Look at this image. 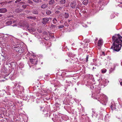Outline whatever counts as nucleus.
I'll return each mask as SVG.
<instances>
[{
    "label": "nucleus",
    "instance_id": "nucleus-1",
    "mask_svg": "<svg viewBox=\"0 0 122 122\" xmlns=\"http://www.w3.org/2000/svg\"><path fill=\"white\" fill-rule=\"evenodd\" d=\"M112 45L111 49L115 51H119L122 46V37L119 34L115 35L112 36Z\"/></svg>",
    "mask_w": 122,
    "mask_h": 122
},
{
    "label": "nucleus",
    "instance_id": "nucleus-2",
    "mask_svg": "<svg viewBox=\"0 0 122 122\" xmlns=\"http://www.w3.org/2000/svg\"><path fill=\"white\" fill-rule=\"evenodd\" d=\"M17 83H15L14 85V86L13 87V90L14 92L16 94H18L19 93V91H21L24 89V88L22 86H20L19 85L17 87Z\"/></svg>",
    "mask_w": 122,
    "mask_h": 122
},
{
    "label": "nucleus",
    "instance_id": "nucleus-3",
    "mask_svg": "<svg viewBox=\"0 0 122 122\" xmlns=\"http://www.w3.org/2000/svg\"><path fill=\"white\" fill-rule=\"evenodd\" d=\"M20 45H14L12 46V49L14 53L18 52L19 51L20 49Z\"/></svg>",
    "mask_w": 122,
    "mask_h": 122
},
{
    "label": "nucleus",
    "instance_id": "nucleus-4",
    "mask_svg": "<svg viewBox=\"0 0 122 122\" xmlns=\"http://www.w3.org/2000/svg\"><path fill=\"white\" fill-rule=\"evenodd\" d=\"M49 20V18L45 17L43 18L41 21L43 24L46 25L48 23Z\"/></svg>",
    "mask_w": 122,
    "mask_h": 122
},
{
    "label": "nucleus",
    "instance_id": "nucleus-5",
    "mask_svg": "<svg viewBox=\"0 0 122 122\" xmlns=\"http://www.w3.org/2000/svg\"><path fill=\"white\" fill-rule=\"evenodd\" d=\"M30 61L31 64L35 65L37 63V60L36 59H30Z\"/></svg>",
    "mask_w": 122,
    "mask_h": 122
},
{
    "label": "nucleus",
    "instance_id": "nucleus-6",
    "mask_svg": "<svg viewBox=\"0 0 122 122\" xmlns=\"http://www.w3.org/2000/svg\"><path fill=\"white\" fill-rule=\"evenodd\" d=\"M76 4V1H73L70 3V6L71 8L74 9L75 8Z\"/></svg>",
    "mask_w": 122,
    "mask_h": 122
},
{
    "label": "nucleus",
    "instance_id": "nucleus-7",
    "mask_svg": "<svg viewBox=\"0 0 122 122\" xmlns=\"http://www.w3.org/2000/svg\"><path fill=\"white\" fill-rule=\"evenodd\" d=\"M14 72L12 71L10 74V78L11 79H13L15 78V75H14Z\"/></svg>",
    "mask_w": 122,
    "mask_h": 122
},
{
    "label": "nucleus",
    "instance_id": "nucleus-8",
    "mask_svg": "<svg viewBox=\"0 0 122 122\" xmlns=\"http://www.w3.org/2000/svg\"><path fill=\"white\" fill-rule=\"evenodd\" d=\"M48 7V4L46 3L43 4L41 6V8L42 9L46 8Z\"/></svg>",
    "mask_w": 122,
    "mask_h": 122
},
{
    "label": "nucleus",
    "instance_id": "nucleus-9",
    "mask_svg": "<svg viewBox=\"0 0 122 122\" xmlns=\"http://www.w3.org/2000/svg\"><path fill=\"white\" fill-rule=\"evenodd\" d=\"M7 11V10L5 8H3L0 9V13H4L6 12Z\"/></svg>",
    "mask_w": 122,
    "mask_h": 122
},
{
    "label": "nucleus",
    "instance_id": "nucleus-10",
    "mask_svg": "<svg viewBox=\"0 0 122 122\" xmlns=\"http://www.w3.org/2000/svg\"><path fill=\"white\" fill-rule=\"evenodd\" d=\"M27 29L30 32L34 31L35 30L33 28L31 27L29 28V27H27Z\"/></svg>",
    "mask_w": 122,
    "mask_h": 122
},
{
    "label": "nucleus",
    "instance_id": "nucleus-11",
    "mask_svg": "<svg viewBox=\"0 0 122 122\" xmlns=\"http://www.w3.org/2000/svg\"><path fill=\"white\" fill-rule=\"evenodd\" d=\"M103 43L102 40H99L98 43V46H100L102 45Z\"/></svg>",
    "mask_w": 122,
    "mask_h": 122
},
{
    "label": "nucleus",
    "instance_id": "nucleus-12",
    "mask_svg": "<svg viewBox=\"0 0 122 122\" xmlns=\"http://www.w3.org/2000/svg\"><path fill=\"white\" fill-rule=\"evenodd\" d=\"M54 0H50L49 1V4L50 5H53L54 4Z\"/></svg>",
    "mask_w": 122,
    "mask_h": 122
},
{
    "label": "nucleus",
    "instance_id": "nucleus-13",
    "mask_svg": "<svg viewBox=\"0 0 122 122\" xmlns=\"http://www.w3.org/2000/svg\"><path fill=\"white\" fill-rule=\"evenodd\" d=\"M84 42H85V44H84V47H87V46H89L88 45V44H87V43H89V41H86V40H84Z\"/></svg>",
    "mask_w": 122,
    "mask_h": 122
},
{
    "label": "nucleus",
    "instance_id": "nucleus-14",
    "mask_svg": "<svg viewBox=\"0 0 122 122\" xmlns=\"http://www.w3.org/2000/svg\"><path fill=\"white\" fill-rule=\"evenodd\" d=\"M66 0H61L59 1L60 4H64L66 3Z\"/></svg>",
    "mask_w": 122,
    "mask_h": 122
},
{
    "label": "nucleus",
    "instance_id": "nucleus-15",
    "mask_svg": "<svg viewBox=\"0 0 122 122\" xmlns=\"http://www.w3.org/2000/svg\"><path fill=\"white\" fill-rule=\"evenodd\" d=\"M58 21L56 18H54L52 20V22L53 23L56 24L57 23Z\"/></svg>",
    "mask_w": 122,
    "mask_h": 122
},
{
    "label": "nucleus",
    "instance_id": "nucleus-16",
    "mask_svg": "<svg viewBox=\"0 0 122 122\" xmlns=\"http://www.w3.org/2000/svg\"><path fill=\"white\" fill-rule=\"evenodd\" d=\"M28 19H31L33 20H35L36 19V18L35 17H32L31 16H28L27 17Z\"/></svg>",
    "mask_w": 122,
    "mask_h": 122
},
{
    "label": "nucleus",
    "instance_id": "nucleus-17",
    "mask_svg": "<svg viewBox=\"0 0 122 122\" xmlns=\"http://www.w3.org/2000/svg\"><path fill=\"white\" fill-rule=\"evenodd\" d=\"M6 23L7 25H10L12 23V22L10 20H9L7 21Z\"/></svg>",
    "mask_w": 122,
    "mask_h": 122
},
{
    "label": "nucleus",
    "instance_id": "nucleus-18",
    "mask_svg": "<svg viewBox=\"0 0 122 122\" xmlns=\"http://www.w3.org/2000/svg\"><path fill=\"white\" fill-rule=\"evenodd\" d=\"M56 7V9L57 10H61L63 8L62 6H57Z\"/></svg>",
    "mask_w": 122,
    "mask_h": 122
},
{
    "label": "nucleus",
    "instance_id": "nucleus-19",
    "mask_svg": "<svg viewBox=\"0 0 122 122\" xmlns=\"http://www.w3.org/2000/svg\"><path fill=\"white\" fill-rule=\"evenodd\" d=\"M64 16L65 18H67L69 17V15L68 13H65L64 14Z\"/></svg>",
    "mask_w": 122,
    "mask_h": 122
},
{
    "label": "nucleus",
    "instance_id": "nucleus-20",
    "mask_svg": "<svg viewBox=\"0 0 122 122\" xmlns=\"http://www.w3.org/2000/svg\"><path fill=\"white\" fill-rule=\"evenodd\" d=\"M32 12L33 14H37L38 13V11L36 10H33Z\"/></svg>",
    "mask_w": 122,
    "mask_h": 122
},
{
    "label": "nucleus",
    "instance_id": "nucleus-21",
    "mask_svg": "<svg viewBox=\"0 0 122 122\" xmlns=\"http://www.w3.org/2000/svg\"><path fill=\"white\" fill-rule=\"evenodd\" d=\"M46 13L48 15H49L51 13V12L50 10H47L46 12Z\"/></svg>",
    "mask_w": 122,
    "mask_h": 122
},
{
    "label": "nucleus",
    "instance_id": "nucleus-22",
    "mask_svg": "<svg viewBox=\"0 0 122 122\" xmlns=\"http://www.w3.org/2000/svg\"><path fill=\"white\" fill-rule=\"evenodd\" d=\"M22 11L20 9H18L16 10V12L17 13H19Z\"/></svg>",
    "mask_w": 122,
    "mask_h": 122
},
{
    "label": "nucleus",
    "instance_id": "nucleus-23",
    "mask_svg": "<svg viewBox=\"0 0 122 122\" xmlns=\"http://www.w3.org/2000/svg\"><path fill=\"white\" fill-rule=\"evenodd\" d=\"M33 0L35 2L38 3L39 2H41V1H40L39 0Z\"/></svg>",
    "mask_w": 122,
    "mask_h": 122
},
{
    "label": "nucleus",
    "instance_id": "nucleus-24",
    "mask_svg": "<svg viewBox=\"0 0 122 122\" xmlns=\"http://www.w3.org/2000/svg\"><path fill=\"white\" fill-rule=\"evenodd\" d=\"M88 2V0H84V5H86Z\"/></svg>",
    "mask_w": 122,
    "mask_h": 122
},
{
    "label": "nucleus",
    "instance_id": "nucleus-25",
    "mask_svg": "<svg viewBox=\"0 0 122 122\" xmlns=\"http://www.w3.org/2000/svg\"><path fill=\"white\" fill-rule=\"evenodd\" d=\"M106 71L107 70L106 69H104L102 70V73H104L106 72Z\"/></svg>",
    "mask_w": 122,
    "mask_h": 122
},
{
    "label": "nucleus",
    "instance_id": "nucleus-26",
    "mask_svg": "<svg viewBox=\"0 0 122 122\" xmlns=\"http://www.w3.org/2000/svg\"><path fill=\"white\" fill-rule=\"evenodd\" d=\"M88 56L89 55H86V62H87L88 61Z\"/></svg>",
    "mask_w": 122,
    "mask_h": 122
},
{
    "label": "nucleus",
    "instance_id": "nucleus-27",
    "mask_svg": "<svg viewBox=\"0 0 122 122\" xmlns=\"http://www.w3.org/2000/svg\"><path fill=\"white\" fill-rule=\"evenodd\" d=\"M64 26L63 25H61L58 26V28H62L64 27Z\"/></svg>",
    "mask_w": 122,
    "mask_h": 122
},
{
    "label": "nucleus",
    "instance_id": "nucleus-28",
    "mask_svg": "<svg viewBox=\"0 0 122 122\" xmlns=\"http://www.w3.org/2000/svg\"><path fill=\"white\" fill-rule=\"evenodd\" d=\"M68 56H74V55H73H73H72V54L71 53H69V54H68Z\"/></svg>",
    "mask_w": 122,
    "mask_h": 122
},
{
    "label": "nucleus",
    "instance_id": "nucleus-29",
    "mask_svg": "<svg viewBox=\"0 0 122 122\" xmlns=\"http://www.w3.org/2000/svg\"><path fill=\"white\" fill-rule=\"evenodd\" d=\"M71 81H68V83H67V85L68 86H70V85L71 84Z\"/></svg>",
    "mask_w": 122,
    "mask_h": 122
},
{
    "label": "nucleus",
    "instance_id": "nucleus-30",
    "mask_svg": "<svg viewBox=\"0 0 122 122\" xmlns=\"http://www.w3.org/2000/svg\"><path fill=\"white\" fill-rule=\"evenodd\" d=\"M120 84L122 86V80L119 81Z\"/></svg>",
    "mask_w": 122,
    "mask_h": 122
},
{
    "label": "nucleus",
    "instance_id": "nucleus-31",
    "mask_svg": "<svg viewBox=\"0 0 122 122\" xmlns=\"http://www.w3.org/2000/svg\"><path fill=\"white\" fill-rule=\"evenodd\" d=\"M21 0H17L16 1H15V3H17L18 2H20Z\"/></svg>",
    "mask_w": 122,
    "mask_h": 122
},
{
    "label": "nucleus",
    "instance_id": "nucleus-32",
    "mask_svg": "<svg viewBox=\"0 0 122 122\" xmlns=\"http://www.w3.org/2000/svg\"><path fill=\"white\" fill-rule=\"evenodd\" d=\"M26 6L25 5H22L23 7L24 8H25L26 7Z\"/></svg>",
    "mask_w": 122,
    "mask_h": 122
},
{
    "label": "nucleus",
    "instance_id": "nucleus-33",
    "mask_svg": "<svg viewBox=\"0 0 122 122\" xmlns=\"http://www.w3.org/2000/svg\"><path fill=\"white\" fill-rule=\"evenodd\" d=\"M22 67H20V65H19V67H24V66L23 65H22Z\"/></svg>",
    "mask_w": 122,
    "mask_h": 122
},
{
    "label": "nucleus",
    "instance_id": "nucleus-34",
    "mask_svg": "<svg viewBox=\"0 0 122 122\" xmlns=\"http://www.w3.org/2000/svg\"><path fill=\"white\" fill-rule=\"evenodd\" d=\"M59 12V11H56L55 13H56L57 14V13H58Z\"/></svg>",
    "mask_w": 122,
    "mask_h": 122
},
{
    "label": "nucleus",
    "instance_id": "nucleus-35",
    "mask_svg": "<svg viewBox=\"0 0 122 122\" xmlns=\"http://www.w3.org/2000/svg\"><path fill=\"white\" fill-rule=\"evenodd\" d=\"M51 26L52 27H55V26L53 24H52L51 25Z\"/></svg>",
    "mask_w": 122,
    "mask_h": 122
},
{
    "label": "nucleus",
    "instance_id": "nucleus-36",
    "mask_svg": "<svg viewBox=\"0 0 122 122\" xmlns=\"http://www.w3.org/2000/svg\"><path fill=\"white\" fill-rule=\"evenodd\" d=\"M29 3H33V2L32 1H29Z\"/></svg>",
    "mask_w": 122,
    "mask_h": 122
},
{
    "label": "nucleus",
    "instance_id": "nucleus-37",
    "mask_svg": "<svg viewBox=\"0 0 122 122\" xmlns=\"http://www.w3.org/2000/svg\"><path fill=\"white\" fill-rule=\"evenodd\" d=\"M12 102H11V103H10V106H12Z\"/></svg>",
    "mask_w": 122,
    "mask_h": 122
},
{
    "label": "nucleus",
    "instance_id": "nucleus-38",
    "mask_svg": "<svg viewBox=\"0 0 122 122\" xmlns=\"http://www.w3.org/2000/svg\"><path fill=\"white\" fill-rule=\"evenodd\" d=\"M102 53H103V54L104 55V56H105V53H104V52H102Z\"/></svg>",
    "mask_w": 122,
    "mask_h": 122
},
{
    "label": "nucleus",
    "instance_id": "nucleus-39",
    "mask_svg": "<svg viewBox=\"0 0 122 122\" xmlns=\"http://www.w3.org/2000/svg\"><path fill=\"white\" fill-rule=\"evenodd\" d=\"M79 84V82H78V83H77V86H78Z\"/></svg>",
    "mask_w": 122,
    "mask_h": 122
},
{
    "label": "nucleus",
    "instance_id": "nucleus-40",
    "mask_svg": "<svg viewBox=\"0 0 122 122\" xmlns=\"http://www.w3.org/2000/svg\"><path fill=\"white\" fill-rule=\"evenodd\" d=\"M68 81H68L67 80H66V82L67 83H68Z\"/></svg>",
    "mask_w": 122,
    "mask_h": 122
},
{
    "label": "nucleus",
    "instance_id": "nucleus-41",
    "mask_svg": "<svg viewBox=\"0 0 122 122\" xmlns=\"http://www.w3.org/2000/svg\"><path fill=\"white\" fill-rule=\"evenodd\" d=\"M2 14H0V17H2Z\"/></svg>",
    "mask_w": 122,
    "mask_h": 122
},
{
    "label": "nucleus",
    "instance_id": "nucleus-42",
    "mask_svg": "<svg viewBox=\"0 0 122 122\" xmlns=\"http://www.w3.org/2000/svg\"><path fill=\"white\" fill-rule=\"evenodd\" d=\"M75 90L76 91H77L76 88H75Z\"/></svg>",
    "mask_w": 122,
    "mask_h": 122
},
{
    "label": "nucleus",
    "instance_id": "nucleus-43",
    "mask_svg": "<svg viewBox=\"0 0 122 122\" xmlns=\"http://www.w3.org/2000/svg\"><path fill=\"white\" fill-rule=\"evenodd\" d=\"M68 61V60H67V59H66V62H67Z\"/></svg>",
    "mask_w": 122,
    "mask_h": 122
},
{
    "label": "nucleus",
    "instance_id": "nucleus-44",
    "mask_svg": "<svg viewBox=\"0 0 122 122\" xmlns=\"http://www.w3.org/2000/svg\"><path fill=\"white\" fill-rule=\"evenodd\" d=\"M12 54H15V56L16 55V53H13V54L12 53Z\"/></svg>",
    "mask_w": 122,
    "mask_h": 122
},
{
    "label": "nucleus",
    "instance_id": "nucleus-45",
    "mask_svg": "<svg viewBox=\"0 0 122 122\" xmlns=\"http://www.w3.org/2000/svg\"><path fill=\"white\" fill-rule=\"evenodd\" d=\"M84 14H85V13H86V11H85V10H84Z\"/></svg>",
    "mask_w": 122,
    "mask_h": 122
},
{
    "label": "nucleus",
    "instance_id": "nucleus-46",
    "mask_svg": "<svg viewBox=\"0 0 122 122\" xmlns=\"http://www.w3.org/2000/svg\"><path fill=\"white\" fill-rule=\"evenodd\" d=\"M108 58H109V60L111 59V58H110V57H109V56L108 57Z\"/></svg>",
    "mask_w": 122,
    "mask_h": 122
},
{
    "label": "nucleus",
    "instance_id": "nucleus-47",
    "mask_svg": "<svg viewBox=\"0 0 122 122\" xmlns=\"http://www.w3.org/2000/svg\"><path fill=\"white\" fill-rule=\"evenodd\" d=\"M112 105H111V108H112Z\"/></svg>",
    "mask_w": 122,
    "mask_h": 122
},
{
    "label": "nucleus",
    "instance_id": "nucleus-48",
    "mask_svg": "<svg viewBox=\"0 0 122 122\" xmlns=\"http://www.w3.org/2000/svg\"><path fill=\"white\" fill-rule=\"evenodd\" d=\"M121 6H122V3H121Z\"/></svg>",
    "mask_w": 122,
    "mask_h": 122
},
{
    "label": "nucleus",
    "instance_id": "nucleus-49",
    "mask_svg": "<svg viewBox=\"0 0 122 122\" xmlns=\"http://www.w3.org/2000/svg\"><path fill=\"white\" fill-rule=\"evenodd\" d=\"M2 3H1V4L2 5Z\"/></svg>",
    "mask_w": 122,
    "mask_h": 122
},
{
    "label": "nucleus",
    "instance_id": "nucleus-50",
    "mask_svg": "<svg viewBox=\"0 0 122 122\" xmlns=\"http://www.w3.org/2000/svg\"><path fill=\"white\" fill-rule=\"evenodd\" d=\"M83 3L84 2V1H83Z\"/></svg>",
    "mask_w": 122,
    "mask_h": 122
},
{
    "label": "nucleus",
    "instance_id": "nucleus-51",
    "mask_svg": "<svg viewBox=\"0 0 122 122\" xmlns=\"http://www.w3.org/2000/svg\"><path fill=\"white\" fill-rule=\"evenodd\" d=\"M41 64H43V62H41Z\"/></svg>",
    "mask_w": 122,
    "mask_h": 122
},
{
    "label": "nucleus",
    "instance_id": "nucleus-52",
    "mask_svg": "<svg viewBox=\"0 0 122 122\" xmlns=\"http://www.w3.org/2000/svg\"><path fill=\"white\" fill-rule=\"evenodd\" d=\"M15 26V25H13V26Z\"/></svg>",
    "mask_w": 122,
    "mask_h": 122
}]
</instances>
